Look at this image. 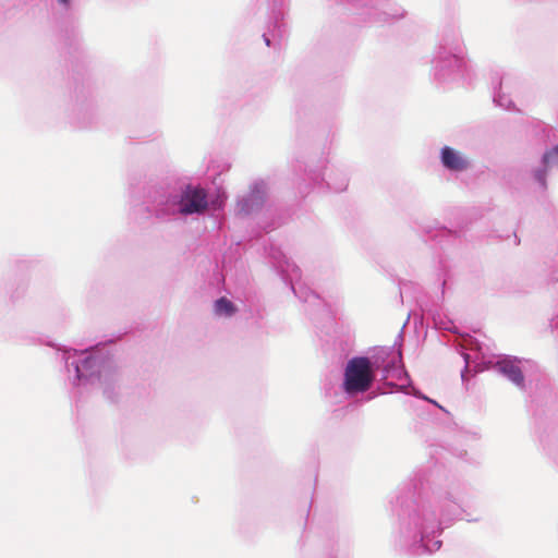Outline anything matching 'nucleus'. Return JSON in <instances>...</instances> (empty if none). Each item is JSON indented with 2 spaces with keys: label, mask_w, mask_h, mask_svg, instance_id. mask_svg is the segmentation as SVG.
<instances>
[{
  "label": "nucleus",
  "mask_w": 558,
  "mask_h": 558,
  "mask_svg": "<svg viewBox=\"0 0 558 558\" xmlns=\"http://www.w3.org/2000/svg\"><path fill=\"white\" fill-rule=\"evenodd\" d=\"M551 326L557 328L558 327V317L553 319Z\"/></svg>",
  "instance_id": "a211bd4d"
},
{
  "label": "nucleus",
  "mask_w": 558,
  "mask_h": 558,
  "mask_svg": "<svg viewBox=\"0 0 558 558\" xmlns=\"http://www.w3.org/2000/svg\"><path fill=\"white\" fill-rule=\"evenodd\" d=\"M463 359H464V362H465V366L463 368V371L461 372V379L463 381L466 380V377L470 373V354L469 353H463Z\"/></svg>",
  "instance_id": "4468645a"
},
{
  "label": "nucleus",
  "mask_w": 558,
  "mask_h": 558,
  "mask_svg": "<svg viewBox=\"0 0 558 558\" xmlns=\"http://www.w3.org/2000/svg\"><path fill=\"white\" fill-rule=\"evenodd\" d=\"M440 159L442 166L451 171H462L468 168L466 159L449 146L442 147Z\"/></svg>",
  "instance_id": "9d476101"
},
{
  "label": "nucleus",
  "mask_w": 558,
  "mask_h": 558,
  "mask_svg": "<svg viewBox=\"0 0 558 558\" xmlns=\"http://www.w3.org/2000/svg\"><path fill=\"white\" fill-rule=\"evenodd\" d=\"M494 102L506 110H511L514 107L513 101L507 95L502 94L501 82L499 83L498 90L494 94Z\"/></svg>",
  "instance_id": "f8f14e48"
},
{
  "label": "nucleus",
  "mask_w": 558,
  "mask_h": 558,
  "mask_svg": "<svg viewBox=\"0 0 558 558\" xmlns=\"http://www.w3.org/2000/svg\"><path fill=\"white\" fill-rule=\"evenodd\" d=\"M328 186L331 189L329 183H328ZM345 187H347V183H342L339 186L332 187V190H335L336 192H340V191H343Z\"/></svg>",
  "instance_id": "2eb2a0df"
},
{
  "label": "nucleus",
  "mask_w": 558,
  "mask_h": 558,
  "mask_svg": "<svg viewBox=\"0 0 558 558\" xmlns=\"http://www.w3.org/2000/svg\"><path fill=\"white\" fill-rule=\"evenodd\" d=\"M207 207L208 201L205 191L189 185L184 190L165 197L155 209V215L161 219L177 214L187 216L202 214Z\"/></svg>",
  "instance_id": "20e7f679"
},
{
  "label": "nucleus",
  "mask_w": 558,
  "mask_h": 558,
  "mask_svg": "<svg viewBox=\"0 0 558 558\" xmlns=\"http://www.w3.org/2000/svg\"><path fill=\"white\" fill-rule=\"evenodd\" d=\"M263 38H264L265 44L267 46H270V39H269V37L266 34L263 35Z\"/></svg>",
  "instance_id": "f3484780"
},
{
  "label": "nucleus",
  "mask_w": 558,
  "mask_h": 558,
  "mask_svg": "<svg viewBox=\"0 0 558 558\" xmlns=\"http://www.w3.org/2000/svg\"><path fill=\"white\" fill-rule=\"evenodd\" d=\"M106 347L97 344L94 348L84 351L69 350L65 352V365L70 372L73 368L77 381L99 380L105 385L104 393L109 400H113L110 395V386L118 380L117 372L112 368L108 353H105Z\"/></svg>",
  "instance_id": "f03ea898"
},
{
  "label": "nucleus",
  "mask_w": 558,
  "mask_h": 558,
  "mask_svg": "<svg viewBox=\"0 0 558 558\" xmlns=\"http://www.w3.org/2000/svg\"><path fill=\"white\" fill-rule=\"evenodd\" d=\"M266 198V183L256 181L251 185L250 192L240 197L236 204L238 214L247 216L262 208Z\"/></svg>",
  "instance_id": "0eeeda50"
},
{
  "label": "nucleus",
  "mask_w": 558,
  "mask_h": 558,
  "mask_svg": "<svg viewBox=\"0 0 558 558\" xmlns=\"http://www.w3.org/2000/svg\"><path fill=\"white\" fill-rule=\"evenodd\" d=\"M58 3L64 8H69L71 4V0H57Z\"/></svg>",
  "instance_id": "dca6fc26"
},
{
  "label": "nucleus",
  "mask_w": 558,
  "mask_h": 558,
  "mask_svg": "<svg viewBox=\"0 0 558 558\" xmlns=\"http://www.w3.org/2000/svg\"><path fill=\"white\" fill-rule=\"evenodd\" d=\"M459 507L450 506V511L442 509L444 520H439L434 506L429 501L415 504L404 520L405 537L412 542L411 554L418 556L432 554L441 546V541L436 539L440 534L441 524L447 515H459Z\"/></svg>",
  "instance_id": "f257e3e1"
},
{
  "label": "nucleus",
  "mask_w": 558,
  "mask_h": 558,
  "mask_svg": "<svg viewBox=\"0 0 558 558\" xmlns=\"http://www.w3.org/2000/svg\"><path fill=\"white\" fill-rule=\"evenodd\" d=\"M558 166V145L544 153L542 163L533 170V178L543 190H546V177L549 169Z\"/></svg>",
  "instance_id": "1a4fd4ad"
},
{
  "label": "nucleus",
  "mask_w": 558,
  "mask_h": 558,
  "mask_svg": "<svg viewBox=\"0 0 558 558\" xmlns=\"http://www.w3.org/2000/svg\"><path fill=\"white\" fill-rule=\"evenodd\" d=\"M438 75H439V78H440V80H442V78L445 77V75H444V74H441V73H439Z\"/></svg>",
  "instance_id": "6ab92c4d"
},
{
  "label": "nucleus",
  "mask_w": 558,
  "mask_h": 558,
  "mask_svg": "<svg viewBox=\"0 0 558 558\" xmlns=\"http://www.w3.org/2000/svg\"><path fill=\"white\" fill-rule=\"evenodd\" d=\"M371 360V369L375 373L381 371V380L388 387H397L400 391L427 400L420 391L411 387L408 372L402 363V353L395 347L380 348L375 351Z\"/></svg>",
  "instance_id": "7ed1b4c3"
},
{
  "label": "nucleus",
  "mask_w": 558,
  "mask_h": 558,
  "mask_svg": "<svg viewBox=\"0 0 558 558\" xmlns=\"http://www.w3.org/2000/svg\"><path fill=\"white\" fill-rule=\"evenodd\" d=\"M271 263L282 281L287 283L296 298L304 303L315 304L318 295L305 288L301 282V270L293 260L287 257L280 250H274L270 254Z\"/></svg>",
  "instance_id": "39448f33"
},
{
  "label": "nucleus",
  "mask_w": 558,
  "mask_h": 558,
  "mask_svg": "<svg viewBox=\"0 0 558 558\" xmlns=\"http://www.w3.org/2000/svg\"><path fill=\"white\" fill-rule=\"evenodd\" d=\"M214 311L217 316L231 317L235 312V305L226 296H221L215 301Z\"/></svg>",
  "instance_id": "9b49d317"
},
{
  "label": "nucleus",
  "mask_w": 558,
  "mask_h": 558,
  "mask_svg": "<svg viewBox=\"0 0 558 558\" xmlns=\"http://www.w3.org/2000/svg\"><path fill=\"white\" fill-rule=\"evenodd\" d=\"M447 66L454 68L460 72L465 66V61L458 53H452L448 60L444 61L441 71Z\"/></svg>",
  "instance_id": "ddd939ff"
},
{
  "label": "nucleus",
  "mask_w": 558,
  "mask_h": 558,
  "mask_svg": "<svg viewBox=\"0 0 558 558\" xmlns=\"http://www.w3.org/2000/svg\"><path fill=\"white\" fill-rule=\"evenodd\" d=\"M517 363V357L505 356L496 362L495 368L515 386L523 387L524 376Z\"/></svg>",
  "instance_id": "6e6552de"
},
{
  "label": "nucleus",
  "mask_w": 558,
  "mask_h": 558,
  "mask_svg": "<svg viewBox=\"0 0 558 558\" xmlns=\"http://www.w3.org/2000/svg\"><path fill=\"white\" fill-rule=\"evenodd\" d=\"M375 374L371 369V360L367 356H354L347 363L343 373V391L354 397L371 389L375 380Z\"/></svg>",
  "instance_id": "423d86ee"
}]
</instances>
